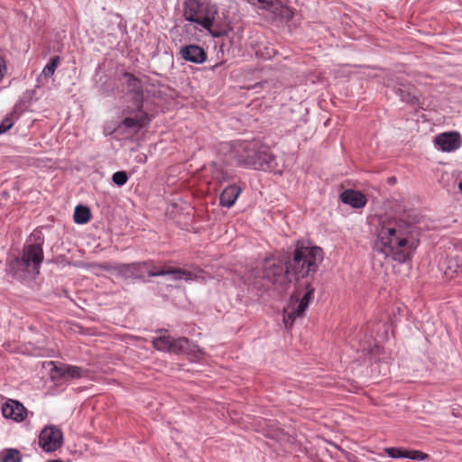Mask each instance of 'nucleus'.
Instances as JSON below:
<instances>
[{
	"label": "nucleus",
	"mask_w": 462,
	"mask_h": 462,
	"mask_svg": "<svg viewBox=\"0 0 462 462\" xmlns=\"http://www.w3.org/2000/svg\"><path fill=\"white\" fill-rule=\"evenodd\" d=\"M322 261L323 250L319 246L297 242L291 258L286 261L266 258L259 266L251 269L245 279L257 290H267L272 286L284 290L292 280L297 282L303 279L312 282Z\"/></svg>",
	"instance_id": "nucleus-1"
},
{
	"label": "nucleus",
	"mask_w": 462,
	"mask_h": 462,
	"mask_svg": "<svg viewBox=\"0 0 462 462\" xmlns=\"http://www.w3.org/2000/svg\"><path fill=\"white\" fill-rule=\"evenodd\" d=\"M411 229V226L400 219L380 218L377 227V245L381 252L399 263H404L410 259L419 244Z\"/></svg>",
	"instance_id": "nucleus-2"
},
{
	"label": "nucleus",
	"mask_w": 462,
	"mask_h": 462,
	"mask_svg": "<svg viewBox=\"0 0 462 462\" xmlns=\"http://www.w3.org/2000/svg\"><path fill=\"white\" fill-rule=\"evenodd\" d=\"M231 157L237 165L257 171H274L275 157L260 141H236L231 144Z\"/></svg>",
	"instance_id": "nucleus-3"
},
{
	"label": "nucleus",
	"mask_w": 462,
	"mask_h": 462,
	"mask_svg": "<svg viewBox=\"0 0 462 462\" xmlns=\"http://www.w3.org/2000/svg\"><path fill=\"white\" fill-rule=\"evenodd\" d=\"M43 243L44 238L41 232L32 233L23 245L20 256L9 263L10 271L14 275L20 273L39 274L44 258Z\"/></svg>",
	"instance_id": "nucleus-4"
},
{
	"label": "nucleus",
	"mask_w": 462,
	"mask_h": 462,
	"mask_svg": "<svg viewBox=\"0 0 462 462\" xmlns=\"http://www.w3.org/2000/svg\"><path fill=\"white\" fill-rule=\"evenodd\" d=\"M102 268L105 270L112 269V267L108 265H103ZM113 269L125 279H142L144 278L145 274L149 277L175 274L177 275L175 279H185L186 281L193 280L195 277L191 272L180 268H157L152 261L134 263H118L114 266Z\"/></svg>",
	"instance_id": "nucleus-5"
},
{
	"label": "nucleus",
	"mask_w": 462,
	"mask_h": 462,
	"mask_svg": "<svg viewBox=\"0 0 462 462\" xmlns=\"http://www.w3.org/2000/svg\"><path fill=\"white\" fill-rule=\"evenodd\" d=\"M217 14L216 5H204L197 0H189L185 5L184 17L186 20L200 24L213 36L219 37L223 32L214 27Z\"/></svg>",
	"instance_id": "nucleus-6"
},
{
	"label": "nucleus",
	"mask_w": 462,
	"mask_h": 462,
	"mask_svg": "<svg viewBox=\"0 0 462 462\" xmlns=\"http://www.w3.org/2000/svg\"><path fill=\"white\" fill-rule=\"evenodd\" d=\"M300 286L301 285L300 284L295 295L296 301L294 303H291L284 310L283 322L286 328H291L293 325L296 318L302 317L304 315V312L308 309L310 302L313 299L315 288L312 286L311 281H306L304 284V289L306 291L300 299Z\"/></svg>",
	"instance_id": "nucleus-7"
},
{
	"label": "nucleus",
	"mask_w": 462,
	"mask_h": 462,
	"mask_svg": "<svg viewBox=\"0 0 462 462\" xmlns=\"http://www.w3.org/2000/svg\"><path fill=\"white\" fill-rule=\"evenodd\" d=\"M123 115L125 118L122 125L134 132H138L151 121V116L143 109V103H135V108H125Z\"/></svg>",
	"instance_id": "nucleus-8"
},
{
	"label": "nucleus",
	"mask_w": 462,
	"mask_h": 462,
	"mask_svg": "<svg viewBox=\"0 0 462 462\" xmlns=\"http://www.w3.org/2000/svg\"><path fill=\"white\" fill-rule=\"evenodd\" d=\"M63 443L62 431L55 426L44 427L39 436V445L46 452H53Z\"/></svg>",
	"instance_id": "nucleus-9"
},
{
	"label": "nucleus",
	"mask_w": 462,
	"mask_h": 462,
	"mask_svg": "<svg viewBox=\"0 0 462 462\" xmlns=\"http://www.w3.org/2000/svg\"><path fill=\"white\" fill-rule=\"evenodd\" d=\"M251 5L267 11L272 19L291 17V11L283 5L280 0H247Z\"/></svg>",
	"instance_id": "nucleus-10"
},
{
	"label": "nucleus",
	"mask_w": 462,
	"mask_h": 462,
	"mask_svg": "<svg viewBox=\"0 0 462 462\" xmlns=\"http://www.w3.org/2000/svg\"><path fill=\"white\" fill-rule=\"evenodd\" d=\"M434 144L442 152H451L462 145V138L457 132H445L435 136Z\"/></svg>",
	"instance_id": "nucleus-11"
},
{
	"label": "nucleus",
	"mask_w": 462,
	"mask_h": 462,
	"mask_svg": "<svg viewBox=\"0 0 462 462\" xmlns=\"http://www.w3.org/2000/svg\"><path fill=\"white\" fill-rule=\"evenodd\" d=\"M52 371L59 378L66 380L79 379L88 375V371L82 367L62 363L55 365Z\"/></svg>",
	"instance_id": "nucleus-12"
},
{
	"label": "nucleus",
	"mask_w": 462,
	"mask_h": 462,
	"mask_svg": "<svg viewBox=\"0 0 462 462\" xmlns=\"http://www.w3.org/2000/svg\"><path fill=\"white\" fill-rule=\"evenodd\" d=\"M2 412L5 418L15 421H23L27 416L26 408L17 401L8 400L2 406Z\"/></svg>",
	"instance_id": "nucleus-13"
},
{
	"label": "nucleus",
	"mask_w": 462,
	"mask_h": 462,
	"mask_svg": "<svg viewBox=\"0 0 462 462\" xmlns=\"http://www.w3.org/2000/svg\"><path fill=\"white\" fill-rule=\"evenodd\" d=\"M242 190V187L237 184H231L226 186L219 197L220 206L227 208H232L240 196Z\"/></svg>",
	"instance_id": "nucleus-14"
},
{
	"label": "nucleus",
	"mask_w": 462,
	"mask_h": 462,
	"mask_svg": "<svg viewBox=\"0 0 462 462\" xmlns=\"http://www.w3.org/2000/svg\"><path fill=\"white\" fill-rule=\"evenodd\" d=\"M181 57L193 63H202L207 59L205 51L198 45H188L180 50Z\"/></svg>",
	"instance_id": "nucleus-15"
},
{
	"label": "nucleus",
	"mask_w": 462,
	"mask_h": 462,
	"mask_svg": "<svg viewBox=\"0 0 462 462\" xmlns=\"http://www.w3.org/2000/svg\"><path fill=\"white\" fill-rule=\"evenodd\" d=\"M343 203L350 205L355 208H364L367 202L365 196L360 191L346 189L340 195Z\"/></svg>",
	"instance_id": "nucleus-16"
},
{
	"label": "nucleus",
	"mask_w": 462,
	"mask_h": 462,
	"mask_svg": "<svg viewBox=\"0 0 462 462\" xmlns=\"http://www.w3.org/2000/svg\"><path fill=\"white\" fill-rule=\"evenodd\" d=\"M171 352L175 354H195L200 352L199 346L190 342L187 337H179L171 340Z\"/></svg>",
	"instance_id": "nucleus-17"
},
{
	"label": "nucleus",
	"mask_w": 462,
	"mask_h": 462,
	"mask_svg": "<svg viewBox=\"0 0 462 462\" xmlns=\"http://www.w3.org/2000/svg\"><path fill=\"white\" fill-rule=\"evenodd\" d=\"M125 77L127 78V86L134 93L135 103H143V91L142 82L131 74L126 73Z\"/></svg>",
	"instance_id": "nucleus-18"
},
{
	"label": "nucleus",
	"mask_w": 462,
	"mask_h": 462,
	"mask_svg": "<svg viewBox=\"0 0 462 462\" xmlns=\"http://www.w3.org/2000/svg\"><path fill=\"white\" fill-rule=\"evenodd\" d=\"M441 269L444 272V274L448 278H453L456 273L459 272L461 269V264L459 260L453 257H448L441 265Z\"/></svg>",
	"instance_id": "nucleus-19"
},
{
	"label": "nucleus",
	"mask_w": 462,
	"mask_h": 462,
	"mask_svg": "<svg viewBox=\"0 0 462 462\" xmlns=\"http://www.w3.org/2000/svg\"><path fill=\"white\" fill-rule=\"evenodd\" d=\"M0 462H22L21 452L16 448H5L0 452Z\"/></svg>",
	"instance_id": "nucleus-20"
},
{
	"label": "nucleus",
	"mask_w": 462,
	"mask_h": 462,
	"mask_svg": "<svg viewBox=\"0 0 462 462\" xmlns=\"http://www.w3.org/2000/svg\"><path fill=\"white\" fill-rule=\"evenodd\" d=\"M73 217L77 224H86L90 220L91 213L88 208L79 205L75 208Z\"/></svg>",
	"instance_id": "nucleus-21"
},
{
	"label": "nucleus",
	"mask_w": 462,
	"mask_h": 462,
	"mask_svg": "<svg viewBox=\"0 0 462 462\" xmlns=\"http://www.w3.org/2000/svg\"><path fill=\"white\" fill-rule=\"evenodd\" d=\"M211 174L212 179L217 181L218 183L226 182L229 180L232 177L226 170H224L223 167L217 163L212 164Z\"/></svg>",
	"instance_id": "nucleus-22"
},
{
	"label": "nucleus",
	"mask_w": 462,
	"mask_h": 462,
	"mask_svg": "<svg viewBox=\"0 0 462 462\" xmlns=\"http://www.w3.org/2000/svg\"><path fill=\"white\" fill-rule=\"evenodd\" d=\"M171 340L169 336H161L152 340V346L154 348L160 351L171 352Z\"/></svg>",
	"instance_id": "nucleus-23"
},
{
	"label": "nucleus",
	"mask_w": 462,
	"mask_h": 462,
	"mask_svg": "<svg viewBox=\"0 0 462 462\" xmlns=\"http://www.w3.org/2000/svg\"><path fill=\"white\" fill-rule=\"evenodd\" d=\"M60 62V59L59 56H54L51 59V60L46 64V66L43 68L42 69V74L45 77V78H50L51 77L57 67L59 66Z\"/></svg>",
	"instance_id": "nucleus-24"
},
{
	"label": "nucleus",
	"mask_w": 462,
	"mask_h": 462,
	"mask_svg": "<svg viewBox=\"0 0 462 462\" xmlns=\"http://www.w3.org/2000/svg\"><path fill=\"white\" fill-rule=\"evenodd\" d=\"M408 449L401 448H385L384 452L392 458H407Z\"/></svg>",
	"instance_id": "nucleus-25"
},
{
	"label": "nucleus",
	"mask_w": 462,
	"mask_h": 462,
	"mask_svg": "<svg viewBox=\"0 0 462 462\" xmlns=\"http://www.w3.org/2000/svg\"><path fill=\"white\" fill-rule=\"evenodd\" d=\"M407 458L418 461H424L430 458V455L420 450L408 449Z\"/></svg>",
	"instance_id": "nucleus-26"
},
{
	"label": "nucleus",
	"mask_w": 462,
	"mask_h": 462,
	"mask_svg": "<svg viewBox=\"0 0 462 462\" xmlns=\"http://www.w3.org/2000/svg\"><path fill=\"white\" fill-rule=\"evenodd\" d=\"M14 124L13 114L7 115L0 123V134L11 129Z\"/></svg>",
	"instance_id": "nucleus-27"
},
{
	"label": "nucleus",
	"mask_w": 462,
	"mask_h": 462,
	"mask_svg": "<svg viewBox=\"0 0 462 462\" xmlns=\"http://www.w3.org/2000/svg\"><path fill=\"white\" fill-rule=\"evenodd\" d=\"M112 180L118 186L125 185L128 180V176L125 171H119L113 174Z\"/></svg>",
	"instance_id": "nucleus-28"
},
{
	"label": "nucleus",
	"mask_w": 462,
	"mask_h": 462,
	"mask_svg": "<svg viewBox=\"0 0 462 462\" xmlns=\"http://www.w3.org/2000/svg\"><path fill=\"white\" fill-rule=\"evenodd\" d=\"M399 91H400V95L402 97V101L407 102V103H411V104L417 102V98L414 96H411L410 93L404 95L403 91L401 89H399Z\"/></svg>",
	"instance_id": "nucleus-29"
},
{
	"label": "nucleus",
	"mask_w": 462,
	"mask_h": 462,
	"mask_svg": "<svg viewBox=\"0 0 462 462\" xmlns=\"http://www.w3.org/2000/svg\"><path fill=\"white\" fill-rule=\"evenodd\" d=\"M5 70H6V68H5V62H4V60L0 58V80H1V79H3V77L5 76Z\"/></svg>",
	"instance_id": "nucleus-30"
},
{
	"label": "nucleus",
	"mask_w": 462,
	"mask_h": 462,
	"mask_svg": "<svg viewBox=\"0 0 462 462\" xmlns=\"http://www.w3.org/2000/svg\"><path fill=\"white\" fill-rule=\"evenodd\" d=\"M458 187H459V189H460V190H461V192H462V182H460V183H459Z\"/></svg>",
	"instance_id": "nucleus-31"
}]
</instances>
